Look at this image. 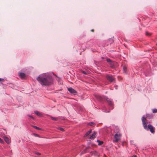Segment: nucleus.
Listing matches in <instances>:
<instances>
[{
    "instance_id": "obj_1",
    "label": "nucleus",
    "mask_w": 157,
    "mask_h": 157,
    "mask_svg": "<svg viewBox=\"0 0 157 157\" xmlns=\"http://www.w3.org/2000/svg\"><path fill=\"white\" fill-rule=\"evenodd\" d=\"M37 80L42 86H48L51 85L53 81L52 77L48 74L40 75Z\"/></svg>"
},
{
    "instance_id": "obj_2",
    "label": "nucleus",
    "mask_w": 157,
    "mask_h": 157,
    "mask_svg": "<svg viewBox=\"0 0 157 157\" xmlns=\"http://www.w3.org/2000/svg\"><path fill=\"white\" fill-rule=\"evenodd\" d=\"M141 119L144 128L147 130L149 129L152 133H154L155 132V128L151 125L150 124H148V126H147V122L146 121V118L143 117H142Z\"/></svg>"
},
{
    "instance_id": "obj_3",
    "label": "nucleus",
    "mask_w": 157,
    "mask_h": 157,
    "mask_svg": "<svg viewBox=\"0 0 157 157\" xmlns=\"http://www.w3.org/2000/svg\"><path fill=\"white\" fill-rule=\"evenodd\" d=\"M121 134L119 132L117 133L114 136V139L113 141L114 143H117L121 140Z\"/></svg>"
},
{
    "instance_id": "obj_4",
    "label": "nucleus",
    "mask_w": 157,
    "mask_h": 157,
    "mask_svg": "<svg viewBox=\"0 0 157 157\" xmlns=\"http://www.w3.org/2000/svg\"><path fill=\"white\" fill-rule=\"evenodd\" d=\"M107 79L110 82H112L114 80V78L112 76L107 75L106 76Z\"/></svg>"
},
{
    "instance_id": "obj_5",
    "label": "nucleus",
    "mask_w": 157,
    "mask_h": 157,
    "mask_svg": "<svg viewBox=\"0 0 157 157\" xmlns=\"http://www.w3.org/2000/svg\"><path fill=\"white\" fill-rule=\"evenodd\" d=\"M67 89L68 91L72 94H75L77 93L76 91L72 88H68Z\"/></svg>"
},
{
    "instance_id": "obj_6",
    "label": "nucleus",
    "mask_w": 157,
    "mask_h": 157,
    "mask_svg": "<svg viewBox=\"0 0 157 157\" xmlns=\"http://www.w3.org/2000/svg\"><path fill=\"white\" fill-rule=\"evenodd\" d=\"M105 98L106 100V101L108 102V103L109 104V105L111 106H113V105L111 100L107 98V97H105Z\"/></svg>"
},
{
    "instance_id": "obj_7",
    "label": "nucleus",
    "mask_w": 157,
    "mask_h": 157,
    "mask_svg": "<svg viewBox=\"0 0 157 157\" xmlns=\"http://www.w3.org/2000/svg\"><path fill=\"white\" fill-rule=\"evenodd\" d=\"M107 61L109 63L111 67H113L114 66V64L111 60L107 58L106 59Z\"/></svg>"
},
{
    "instance_id": "obj_8",
    "label": "nucleus",
    "mask_w": 157,
    "mask_h": 157,
    "mask_svg": "<svg viewBox=\"0 0 157 157\" xmlns=\"http://www.w3.org/2000/svg\"><path fill=\"white\" fill-rule=\"evenodd\" d=\"M97 133L95 132H94V133L92 134V135L90 137V139H94L95 137V135Z\"/></svg>"
},
{
    "instance_id": "obj_9",
    "label": "nucleus",
    "mask_w": 157,
    "mask_h": 157,
    "mask_svg": "<svg viewBox=\"0 0 157 157\" xmlns=\"http://www.w3.org/2000/svg\"><path fill=\"white\" fill-rule=\"evenodd\" d=\"M19 76L22 78H24L25 77V75L24 73H20L19 74Z\"/></svg>"
},
{
    "instance_id": "obj_10",
    "label": "nucleus",
    "mask_w": 157,
    "mask_h": 157,
    "mask_svg": "<svg viewBox=\"0 0 157 157\" xmlns=\"http://www.w3.org/2000/svg\"><path fill=\"white\" fill-rule=\"evenodd\" d=\"M4 139L5 141L8 144L10 143V141L8 137H4Z\"/></svg>"
},
{
    "instance_id": "obj_11",
    "label": "nucleus",
    "mask_w": 157,
    "mask_h": 157,
    "mask_svg": "<svg viewBox=\"0 0 157 157\" xmlns=\"http://www.w3.org/2000/svg\"><path fill=\"white\" fill-rule=\"evenodd\" d=\"M96 97V98L100 101H102L103 100V97L100 95H97Z\"/></svg>"
},
{
    "instance_id": "obj_12",
    "label": "nucleus",
    "mask_w": 157,
    "mask_h": 157,
    "mask_svg": "<svg viewBox=\"0 0 157 157\" xmlns=\"http://www.w3.org/2000/svg\"><path fill=\"white\" fill-rule=\"evenodd\" d=\"M36 114L37 116H40V117H42V114H41L39 112L37 111H35L34 112Z\"/></svg>"
},
{
    "instance_id": "obj_13",
    "label": "nucleus",
    "mask_w": 157,
    "mask_h": 157,
    "mask_svg": "<svg viewBox=\"0 0 157 157\" xmlns=\"http://www.w3.org/2000/svg\"><path fill=\"white\" fill-rule=\"evenodd\" d=\"M91 130H90V131L87 132L85 134L84 136L86 137L89 135L91 133Z\"/></svg>"
},
{
    "instance_id": "obj_14",
    "label": "nucleus",
    "mask_w": 157,
    "mask_h": 157,
    "mask_svg": "<svg viewBox=\"0 0 157 157\" xmlns=\"http://www.w3.org/2000/svg\"><path fill=\"white\" fill-rule=\"evenodd\" d=\"M97 142L98 143V145H101L103 144V142L102 141H100L99 140H97Z\"/></svg>"
},
{
    "instance_id": "obj_15",
    "label": "nucleus",
    "mask_w": 157,
    "mask_h": 157,
    "mask_svg": "<svg viewBox=\"0 0 157 157\" xmlns=\"http://www.w3.org/2000/svg\"><path fill=\"white\" fill-rule=\"evenodd\" d=\"M145 34L146 36H150L151 35V33L148 32H146Z\"/></svg>"
},
{
    "instance_id": "obj_16",
    "label": "nucleus",
    "mask_w": 157,
    "mask_h": 157,
    "mask_svg": "<svg viewBox=\"0 0 157 157\" xmlns=\"http://www.w3.org/2000/svg\"><path fill=\"white\" fill-rule=\"evenodd\" d=\"M152 112L153 113H157V109H153L152 110Z\"/></svg>"
},
{
    "instance_id": "obj_17",
    "label": "nucleus",
    "mask_w": 157,
    "mask_h": 157,
    "mask_svg": "<svg viewBox=\"0 0 157 157\" xmlns=\"http://www.w3.org/2000/svg\"><path fill=\"white\" fill-rule=\"evenodd\" d=\"M94 124V123L93 122H90L88 123V125L90 126H93V125Z\"/></svg>"
},
{
    "instance_id": "obj_18",
    "label": "nucleus",
    "mask_w": 157,
    "mask_h": 157,
    "mask_svg": "<svg viewBox=\"0 0 157 157\" xmlns=\"http://www.w3.org/2000/svg\"><path fill=\"white\" fill-rule=\"evenodd\" d=\"M146 117L147 118H148L149 119H151L152 117V116L150 115L149 114H147L146 115Z\"/></svg>"
},
{
    "instance_id": "obj_19",
    "label": "nucleus",
    "mask_w": 157,
    "mask_h": 157,
    "mask_svg": "<svg viewBox=\"0 0 157 157\" xmlns=\"http://www.w3.org/2000/svg\"><path fill=\"white\" fill-rule=\"evenodd\" d=\"M57 129L59 130H60L61 131H64V129L63 128H61V127H58L57 128Z\"/></svg>"
},
{
    "instance_id": "obj_20",
    "label": "nucleus",
    "mask_w": 157,
    "mask_h": 157,
    "mask_svg": "<svg viewBox=\"0 0 157 157\" xmlns=\"http://www.w3.org/2000/svg\"><path fill=\"white\" fill-rule=\"evenodd\" d=\"M33 127H34V128H35V129H36L39 130H40V129L38 127H37L36 126H33Z\"/></svg>"
},
{
    "instance_id": "obj_21",
    "label": "nucleus",
    "mask_w": 157,
    "mask_h": 157,
    "mask_svg": "<svg viewBox=\"0 0 157 157\" xmlns=\"http://www.w3.org/2000/svg\"><path fill=\"white\" fill-rule=\"evenodd\" d=\"M51 118L52 120H55V121H56L57 120V119L56 117H51Z\"/></svg>"
},
{
    "instance_id": "obj_22",
    "label": "nucleus",
    "mask_w": 157,
    "mask_h": 157,
    "mask_svg": "<svg viewBox=\"0 0 157 157\" xmlns=\"http://www.w3.org/2000/svg\"><path fill=\"white\" fill-rule=\"evenodd\" d=\"M123 70L125 72H126L127 68L125 67H123Z\"/></svg>"
},
{
    "instance_id": "obj_23",
    "label": "nucleus",
    "mask_w": 157,
    "mask_h": 157,
    "mask_svg": "<svg viewBox=\"0 0 157 157\" xmlns=\"http://www.w3.org/2000/svg\"><path fill=\"white\" fill-rule=\"evenodd\" d=\"M34 135L36 136V137H40V136H39V135H38V134H34Z\"/></svg>"
},
{
    "instance_id": "obj_24",
    "label": "nucleus",
    "mask_w": 157,
    "mask_h": 157,
    "mask_svg": "<svg viewBox=\"0 0 157 157\" xmlns=\"http://www.w3.org/2000/svg\"><path fill=\"white\" fill-rule=\"evenodd\" d=\"M89 148V147H86V148L84 150V153H86V150L87 149Z\"/></svg>"
},
{
    "instance_id": "obj_25",
    "label": "nucleus",
    "mask_w": 157,
    "mask_h": 157,
    "mask_svg": "<svg viewBox=\"0 0 157 157\" xmlns=\"http://www.w3.org/2000/svg\"><path fill=\"white\" fill-rule=\"evenodd\" d=\"M3 142V140L1 138H0V143H2Z\"/></svg>"
},
{
    "instance_id": "obj_26",
    "label": "nucleus",
    "mask_w": 157,
    "mask_h": 157,
    "mask_svg": "<svg viewBox=\"0 0 157 157\" xmlns=\"http://www.w3.org/2000/svg\"><path fill=\"white\" fill-rule=\"evenodd\" d=\"M4 81V79L3 78H0V82H3Z\"/></svg>"
},
{
    "instance_id": "obj_27",
    "label": "nucleus",
    "mask_w": 157,
    "mask_h": 157,
    "mask_svg": "<svg viewBox=\"0 0 157 157\" xmlns=\"http://www.w3.org/2000/svg\"><path fill=\"white\" fill-rule=\"evenodd\" d=\"M82 73L84 74H86V72H85V71H82Z\"/></svg>"
},
{
    "instance_id": "obj_28",
    "label": "nucleus",
    "mask_w": 157,
    "mask_h": 157,
    "mask_svg": "<svg viewBox=\"0 0 157 157\" xmlns=\"http://www.w3.org/2000/svg\"><path fill=\"white\" fill-rule=\"evenodd\" d=\"M29 117H30L31 118H32L33 119H34V118L33 117H32V116H30V115H29L28 116Z\"/></svg>"
},
{
    "instance_id": "obj_29",
    "label": "nucleus",
    "mask_w": 157,
    "mask_h": 157,
    "mask_svg": "<svg viewBox=\"0 0 157 157\" xmlns=\"http://www.w3.org/2000/svg\"><path fill=\"white\" fill-rule=\"evenodd\" d=\"M35 153L37 155H40V154L39 153L36 152Z\"/></svg>"
},
{
    "instance_id": "obj_30",
    "label": "nucleus",
    "mask_w": 157,
    "mask_h": 157,
    "mask_svg": "<svg viewBox=\"0 0 157 157\" xmlns=\"http://www.w3.org/2000/svg\"><path fill=\"white\" fill-rule=\"evenodd\" d=\"M91 31H92V32H94V30L93 29H92L91 30Z\"/></svg>"
},
{
    "instance_id": "obj_31",
    "label": "nucleus",
    "mask_w": 157,
    "mask_h": 157,
    "mask_svg": "<svg viewBox=\"0 0 157 157\" xmlns=\"http://www.w3.org/2000/svg\"><path fill=\"white\" fill-rule=\"evenodd\" d=\"M105 112H106V113H109L110 112L109 111H105Z\"/></svg>"
},
{
    "instance_id": "obj_32",
    "label": "nucleus",
    "mask_w": 157,
    "mask_h": 157,
    "mask_svg": "<svg viewBox=\"0 0 157 157\" xmlns=\"http://www.w3.org/2000/svg\"><path fill=\"white\" fill-rule=\"evenodd\" d=\"M101 59H104V57H101Z\"/></svg>"
}]
</instances>
